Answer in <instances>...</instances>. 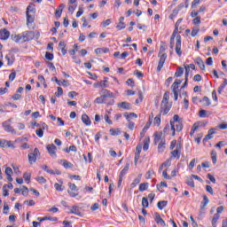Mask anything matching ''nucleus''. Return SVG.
<instances>
[{"instance_id": "f257e3e1", "label": "nucleus", "mask_w": 227, "mask_h": 227, "mask_svg": "<svg viewBox=\"0 0 227 227\" xmlns=\"http://www.w3.org/2000/svg\"><path fill=\"white\" fill-rule=\"evenodd\" d=\"M35 38V32L33 31H25L21 34L16 35L12 37L13 42L16 43H24V42H31Z\"/></svg>"}, {"instance_id": "f03ea898", "label": "nucleus", "mask_w": 227, "mask_h": 227, "mask_svg": "<svg viewBox=\"0 0 227 227\" xmlns=\"http://www.w3.org/2000/svg\"><path fill=\"white\" fill-rule=\"evenodd\" d=\"M171 126V136L175 137L176 132H182V129H184V124L180 121V116L178 114H175L173 119L170 120Z\"/></svg>"}, {"instance_id": "7ed1b4c3", "label": "nucleus", "mask_w": 227, "mask_h": 227, "mask_svg": "<svg viewBox=\"0 0 227 227\" xmlns=\"http://www.w3.org/2000/svg\"><path fill=\"white\" fill-rule=\"evenodd\" d=\"M69 190H67V192L71 198H75L79 196V188H77V185L73 183H68Z\"/></svg>"}, {"instance_id": "20e7f679", "label": "nucleus", "mask_w": 227, "mask_h": 227, "mask_svg": "<svg viewBox=\"0 0 227 227\" xmlns=\"http://www.w3.org/2000/svg\"><path fill=\"white\" fill-rule=\"evenodd\" d=\"M38 157H40V151L38 150V148H35L33 153H28L29 164H35Z\"/></svg>"}, {"instance_id": "39448f33", "label": "nucleus", "mask_w": 227, "mask_h": 227, "mask_svg": "<svg viewBox=\"0 0 227 227\" xmlns=\"http://www.w3.org/2000/svg\"><path fill=\"white\" fill-rule=\"evenodd\" d=\"M158 58H160V60L157 67V72H160L164 67V63H166V59H168V54L162 53L161 55H158Z\"/></svg>"}, {"instance_id": "423d86ee", "label": "nucleus", "mask_w": 227, "mask_h": 227, "mask_svg": "<svg viewBox=\"0 0 227 227\" xmlns=\"http://www.w3.org/2000/svg\"><path fill=\"white\" fill-rule=\"evenodd\" d=\"M176 52L179 58L182 57V36L176 35Z\"/></svg>"}, {"instance_id": "0eeeda50", "label": "nucleus", "mask_w": 227, "mask_h": 227, "mask_svg": "<svg viewBox=\"0 0 227 227\" xmlns=\"http://www.w3.org/2000/svg\"><path fill=\"white\" fill-rule=\"evenodd\" d=\"M68 214H74V215H79V217H82L81 207H79L78 206H71L68 207Z\"/></svg>"}, {"instance_id": "6e6552de", "label": "nucleus", "mask_w": 227, "mask_h": 227, "mask_svg": "<svg viewBox=\"0 0 227 227\" xmlns=\"http://www.w3.org/2000/svg\"><path fill=\"white\" fill-rule=\"evenodd\" d=\"M46 149H47L49 154L51 155V157H52L53 159H56V157H57L56 150H58L56 145H54V144L48 145L46 146Z\"/></svg>"}, {"instance_id": "1a4fd4ad", "label": "nucleus", "mask_w": 227, "mask_h": 227, "mask_svg": "<svg viewBox=\"0 0 227 227\" xmlns=\"http://www.w3.org/2000/svg\"><path fill=\"white\" fill-rule=\"evenodd\" d=\"M10 121H12V119L4 121L2 123L3 128L6 132H12V134H15V129L10 125Z\"/></svg>"}, {"instance_id": "9d476101", "label": "nucleus", "mask_w": 227, "mask_h": 227, "mask_svg": "<svg viewBox=\"0 0 227 227\" xmlns=\"http://www.w3.org/2000/svg\"><path fill=\"white\" fill-rule=\"evenodd\" d=\"M117 106L119 107V109H125V111H130L132 109V106L130 105V103L126 101L118 103Z\"/></svg>"}, {"instance_id": "9b49d317", "label": "nucleus", "mask_w": 227, "mask_h": 227, "mask_svg": "<svg viewBox=\"0 0 227 227\" xmlns=\"http://www.w3.org/2000/svg\"><path fill=\"white\" fill-rule=\"evenodd\" d=\"M42 169H43V171H46V173H49L50 175H61V171L56 169V170H52L51 168H49V167L47 165H43Z\"/></svg>"}, {"instance_id": "f8f14e48", "label": "nucleus", "mask_w": 227, "mask_h": 227, "mask_svg": "<svg viewBox=\"0 0 227 227\" xmlns=\"http://www.w3.org/2000/svg\"><path fill=\"white\" fill-rule=\"evenodd\" d=\"M214 134H215V129H210L207 131V135H206V137H204L203 142L207 143V141H210V139H213Z\"/></svg>"}, {"instance_id": "ddd939ff", "label": "nucleus", "mask_w": 227, "mask_h": 227, "mask_svg": "<svg viewBox=\"0 0 227 227\" xmlns=\"http://www.w3.org/2000/svg\"><path fill=\"white\" fill-rule=\"evenodd\" d=\"M29 8H31V6H28L27 8V26L28 27H29V24H33L35 22V17L29 14Z\"/></svg>"}, {"instance_id": "4468645a", "label": "nucleus", "mask_w": 227, "mask_h": 227, "mask_svg": "<svg viewBox=\"0 0 227 227\" xmlns=\"http://www.w3.org/2000/svg\"><path fill=\"white\" fill-rule=\"evenodd\" d=\"M102 95L105 99L106 98H114V94L113 92H111V90H107V89H103L102 90Z\"/></svg>"}, {"instance_id": "2eb2a0df", "label": "nucleus", "mask_w": 227, "mask_h": 227, "mask_svg": "<svg viewBox=\"0 0 227 227\" xmlns=\"http://www.w3.org/2000/svg\"><path fill=\"white\" fill-rule=\"evenodd\" d=\"M10 38V31L6 28L0 30V40H8Z\"/></svg>"}, {"instance_id": "dca6fc26", "label": "nucleus", "mask_w": 227, "mask_h": 227, "mask_svg": "<svg viewBox=\"0 0 227 227\" xmlns=\"http://www.w3.org/2000/svg\"><path fill=\"white\" fill-rule=\"evenodd\" d=\"M169 106H168V103H161L160 105V114H163V116H166L169 113Z\"/></svg>"}, {"instance_id": "f3484780", "label": "nucleus", "mask_w": 227, "mask_h": 227, "mask_svg": "<svg viewBox=\"0 0 227 227\" xmlns=\"http://www.w3.org/2000/svg\"><path fill=\"white\" fill-rule=\"evenodd\" d=\"M154 221L157 223V224L166 227V222L160 218V215L159 213H154Z\"/></svg>"}, {"instance_id": "a211bd4d", "label": "nucleus", "mask_w": 227, "mask_h": 227, "mask_svg": "<svg viewBox=\"0 0 227 227\" xmlns=\"http://www.w3.org/2000/svg\"><path fill=\"white\" fill-rule=\"evenodd\" d=\"M172 92L174 93V100L176 102L178 100V85L176 83H173L171 85Z\"/></svg>"}, {"instance_id": "6ab92c4d", "label": "nucleus", "mask_w": 227, "mask_h": 227, "mask_svg": "<svg viewBox=\"0 0 227 227\" xmlns=\"http://www.w3.org/2000/svg\"><path fill=\"white\" fill-rule=\"evenodd\" d=\"M142 150H143V146L141 145H137L136 153H135V162H137V160H139V158L141 157Z\"/></svg>"}, {"instance_id": "aec40b11", "label": "nucleus", "mask_w": 227, "mask_h": 227, "mask_svg": "<svg viewBox=\"0 0 227 227\" xmlns=\"http://www.w3.org/2000/svg\"><path fill=\"white\" fill-rule=\"evenodd\" d=\"M160 141H164V138H162V131L155 132L154 133V145H157V143H160Z\"/></svg>"}, {"instance_id": "412c9836", "label": "nucleus", "mask_w": 227, "mask_h": 227, "mask_svg": "<svg viewBox=\"0 0 227 227\" xmlns=\"http://www.w3.org/2000/svg\"><path fill=\"white\" fill-rule=\"evenodd\" d=\"M143 175H138L131 183L130 187L131 189H134V187H137L138 185V184L141 183V178H142Z\"/></svg>"}, {"instance_id": "4be33fe9", "label": "nucleus", "mask_w": 227, "mask_h": 227, "mask_svg": "<svg viewBox=\"0 0 227 227\" xmlns=\"http://www.w3.org/2000/svg\"><path fill=\"white\" fill-rule=\"evenodd\" d=\"M5 59H7V65L11 67V65H13L15 61V57L12 53H9L5 56Z\"/></svg>"}, {"instance_id": "5701e85b", "label": "nucleus", "mask_w": 227, "mask_h": 227, "mask_svg": "<svg viewBox=\"0 0 227 227\" xmlns=\"http://www.w3.org/2000/svg\"><path fill=\"white\" fill-rule=\"evenodd\" d=\"M100 88L102 90H106V88H109V78L105 77L104 80L99 82Z\"/></svg>"}, {"instance_id": "b1692460", "label": "nucleus", "mask_w": 227, "mask_h": 227, "mask_svg": "<svg viewBox=\"0 0 227 227\" xmlns=\"http://www.w3.org/2000/svg\"><path fill=\"white\" fill-rule=\"evenodd\" d=\"M82 121L84 123V125H91V121L90 120V117L88 114H84L82 115Z\"/></svg>"}, {"instance_id": "393cba45", "label": "nucleus", "mask_w": 227, "mask_h": 227, "mask_svg": "<svg viewBox=\"0 0 227 227\" xmlns=\"http://www.w3.org/2000/svg\"><path fill=\"white\" fill-rule=\"evenodd\" d=\"M210 203V200H208V197L207 195H203V201L200 204V208L203 210L205 207H207Z\"/></svg>"}, {"instance_id": "a878e982", "label": "nucleus", "mask_w": 227, "mask_h": 227, "mask_svg": "<svg viewBox=\"0 0 227 227\" xmlns=\"http://www.w3.org/2000/svg\"><path fill=\"white\" fill-rule=\"evenodd\" d=\"M94 104H107V101L106 98H104V96L101 95L94 100Z\"/></svg>"}, {"instance_id": "bb28decb", "label": "nucleus", "mask_w": 227, "mask_h": 227, "mask_svg": "<svg viewBox=\"0 0 227 227\" xmlns=\"http://www.w3.org/2000/svg\"><path fill=\"white\" fill-rule=\"evenodd\" d=\"M150 125H152V121H149L145 125L144 129H142V131L140 133L141 137H145L146 131L148 130V129H150Z\"/></svg>"}, {"instance_id": "cd10ccee", "label": "nucleus", "mask_w": 227, "mask_h": 227, "mask_svg": "<svg viewBox=\"0 0 227 227\" xmlns=\"http://www.w3.org/2000/svg\"><path fill=\"white\" fill-rule=\"evenodd\" d=\"M150 184L148 183H142L139 184V191L140 192H145V191H148V187Z\"/></svg>"}, {"instance_id": "c85d7f7f", "label": "nucleus", "mask_w": 227, "mask_h": 227, "mask_svg": "<svg viewBox=\"0 0 227 227\" xmlns=\"http://www.w3.org/2000/svg\"><path fill=\"white\" fill-rule=\"evenodd\" d=\"M129 168H130V164L127 163L124 168L121 171L119 176L122 177L125 176L129 171Z\"/></svg>"}, {"instance_id": "c756f323", "label": "nucleus", "mask_w": 227, "mask_h": 227, "mask_svg": "<svg viewBox=\"0 0 227 227\" xmlns=\"http://www.w3.org/2000/svg\"><path fill=\"white\" fill-rule=\"evenodd\" d=\"M54 187L56 191H58L59 192H61L62 191H64L65 186H63V181H60V184L55 183Z\"/></svg>"}, {"instance_id": "7c9ffc66", "label": "nucleus", "mask_w": 227, "mask_h": 227, "mask_svg": "<svg viewBox=\"0 0 227 227\" xmlns=\"http://www.w3.org/2000/svg\"><path fill=\"white\" fill-rule=\"evenodd\" d=\"M149 147H150V137H145L144 139V146H143L144 152H146Z\"/></svg>"}, {"instance_id": "2f4dec72", "label": "nucleus", "mask_w": 227, "mask_h": 227, "mask_svg": "<svg viewBox=\"0 0 227 227\" xmlns=\"http://www.w3.org/2000/svg\"><path fill=\"white\" fill-rule=\"evenodd\" d=\"M219 214H215L212 221H211V224L213 227H217V221H219Z\"/></svg>"}, {"instance_id": "473e14b6", "label": "nucleus", "mask_w": 227, "mask_h": 227, "mask_svg": "<svg viewBox=\"0 0 227 227\" xmlns=\"http://www.w3.org/2000/svg\"><path fill=\"white\" fill-rule=\"evenodd\" d=\"M62 166L64 168H66V169H68V168H74V164H72V162L67 160H62Z\"/></svg>"}, {"instance_id": "72a5a7b5", "label": "nucleus", "mask_w": 227, "mask_h": 227, "mask_svg": "<svg viewBox=\"0 0 227 227\" xmlns=\"http://www.w3.org/2000/svg\"><path fill=\"white\" fill-rule=\"evenodd\" d=\"M196 63L197 65H199L200 70H205V62H203V59H201V58H197Z\"/></svg>"}, {"instance_id": "f704fd0d", "label": "nucleus", "mask_w": 227, "mask_h": 227, "mask_svg": "<svg viewBox=\"0 0 227 227\" xmlns=\"http://www.w3.org/2000/svg\"><path fill=\"white\" fill-rule=\"evenodd\" d=\"M227 86V79H223V82L218 88V93L221 95L223 93V90H224Z\"/></svg>"}, {"instance_id": "c9c22d12", "label": "nucleus", "mask_w": 227, "mask_h": 227, "mask_svg": "<svg viewBox=\"0 0 227 227\" xmlns=\"http://www.w3.org/2000/svg\"><path fill=\"white\" fill-rule=\"evenodd\" d=\"M63 8H65V4H60L59 5V10H56L55 11V17H57L58 19H59V17H61V13H63Z\"/></svg>"}, {"instance_id": "e433bc0d", "label": "nucleus", "mask_w": 227, "mask_h": 227, "mask_svg": "<svg viewBox=\"0 0 227 227\" xmlns=\"http://www.w3.org/2000/svg\"><path fill=\"white\" fill-rule=\"evenodd\" d=\"M124 116L127 120V121H130V120L132 118H137V114H136L135 113H130L129 114H128L127 113L124 114Z\"/></svg>"}, {"instance_id": "4c0bfd02", "label": "nucleus", "mask_w": 227, "mask_h": 227, "mask_svg": "<svg viewBox=\"0 0 227 227\" xmlns=\"http://www.w3.org/2000/svg\"><path fill=\"white\" fill-rule=\"evenodd\" d=\"M182 75H184V67H179L175 73V77H182Z\"/></svg>"}, {"instance_id": "58836bf2", "label": "nucleus", "mask_w": 227, "mask_h": 227, "mask_svg": "<svg viewBox=\"0 0 227 227\" xmlns=\"http://www.w3.org/2000/svg\"><path fill=\"white\" fill-rule=\"evenodd\" d=\"M153 175H155V171H153V169L148 170V171L145 173V179H146V180H150V179L152 178V176H153Z\"/></svg>"}, {"instance_id": "ea45409f", "label": "nucleus", "mask_w": 227, "mask_h": 227, "mask_svg": "<svg viewBox=\"0 0 227 227\" xmlns=\"http://www.w3.org/2000/svg\"><path fill=\"white\" fill-rule=\"evenodd\" d=\"M181 153H182V151L174 150L171 152V155L172 157H174V159H180Z\"/></svg>"}, {"instance_id": "a19ab883", "label": "nucleus", "mask_w": 227, "mask_h": 227, "mask_svg": "<svg viewBox=\"0 0 227 227\" xmlns=\"http://www.w3.org/2000/svg\"><path fill=\"white\" fill-rule=\"evenodd\" d=\"M165 145H166V140H161L160 142H159V145H158L159 152H164Z\"/></svg>"}, {"instance_id": "79ce46f5", "label": "nucleus", "mask_w": 227, "mask_h": 227, "mask_svg": "<svg viewBox=\"0 0 227 227\" xmlns=\"http://www.w3.org/2000/svg\"><path fill=\"white\" fill-rule=\"evenodd\" d=\"M110 133L112 136H120V134H121V131L120 130V129H111Z\"/></svg>"}, {"instance_id": "37998d69", "label": "nucleus", "mask_w": 227, "mask_h": 227, "mask_svg": "<svg viewBox=\"0 0 227 227\" xmlns=\"http://www.w3.org/2000/svg\"><path fill=\"white\" fill-rule=\"evenodd\" d=\"M157 205H158V208L160 210H162L164 208V207H166L168 205V201L161 200V201H159Z\"/></svg>"}, {"instance_id": "c03bdc74", "label": "nucleus", "mask_w": 227, "mask_h": 227, "mask_svg": "<svg viewBox=\"0 0 227 227\" xmlns=\"http://www.w3.org/2000/svg\"><path fill=\"white\" fill-rule=\"evenodd\" d=\"M153 123L157 125V127L160 125V114L155 116Z\"/></svg>"}, {"instance_id": "a18cd8bd", "label": "nucleus", "mask_w": 227, "mask_h": 227, "mask_svg": "<svg viewBox=\"0 0 227 227\" xmlns=\"http://www.w3.org/2000/svg\"><path fill=\"white\" fill-rule=\"evenodd\" d=\"M162 134H169L171 132V125L167 124L165 128L163 129V131H161Z\"/></svg>"}, {"instance_id": "49530a36", "label": "nucleus", "mask_w": 227, "mask_h": 227, "mask_svg": "<svg viewBox=\"0 0 227 227\" xmlns=\"http://www.w3.org/2000/svg\"><path fill=\"white\" fill-rule=\"evenodd\" d=\"M45 58H46V59H48V61H52V59H54V54L47 51L45 53Z\"/></svg>"}, {"instance_id": "de8ad7c7", "label": "nucleus", "mask_w": 227, "mask_h": 227, "mask_svg": "<svg viewBox=\"0 0 227 227\" xmlns=\"http://www.w3.org/2000/svg\"><path fill=\"white\" fill-rule=\"evenodd\" d=\"M148 199L146 197L142 198V206L144 208H148Z\"/></svg>"}, {"instance_id": "09e8293b", "label": "nucleus", "mask_w": 227, "mask_h": 227, "mask_svg": "<svg viewBox=\"0 0 227 227\" xmlns=\"http://www.w3.org/2000/svg\"><path fill=\"white\" fill-rule=\"evenodd\" d=\"M36 182H38L39 184H46L47 183V179H45L43 176H37L35 178Z\"/></svg>"}, {"instance_id": "8fccbe9b", "label": "nucleus", "mask_w": 227, "mask_h": 227, "mask_svg": "<svg viewBox=\"0 0 227 227\" xmlns=\"http://www.w3.org/2000/svg\"><path fill=\"white\" fill-rule=\"evenodd\" d=\"M15 77H17V73L13 71L9 74V81L11 82L15 81Z\"/></svg>"}, {"instance_id": "3c124183", "label": "nucleus", "mask_w": 227, "mask_h": 227, "mask_svg": "<svg viewBox=\"0 0 227 227\" xmlns=\"http://www.w3.org/2000/svg\"><path fill=\"white\" fill-rule=\"evenodd\" d=\"M202 102H203L204 106H210V104H211L210 98H208V97H204L202 98Z\"/></svg>"}, {"instance_id": "603ef678", "label": "nucleus", "mask_w": 227, "mask_h": 227, "mask_svg": "<svg viewBox=\"0 0 227 227\" xmlns=\"http://www.w3.org/2000/svg\"><path fill=\"white\" fill-rule=\"evenodd\" d=\"M39 129L43 132V130H48L49 126L45 124V122H43L39 125Z\"/></svg>"}, {"instance_id": "864d4df0", "label": "nucleus", "mask_w": 227, "mask_h": 227, "mask_svg": "<svg viewBox=\"0 0 227 227\" xmlns=\"http://www.w3.org/2000/svg\"><path fill=\"white\" fill-rule=\"evenodd\" d=\"M162 176L163 178H165L166 180H171V176L168 175V169L163 170L162 172Z\"/></svg>"}, {"instance_id": "5fc2aeb1", "label": "nucleus", "mask_w": 227, "mask_h": 227, "mask_svg": "<svg viewBox=\"0 0 227 227\" xmlns=\"http://www.w3.org/2000/svg\"><path fill=\"white\" fill-rule=\"evenodd\" d=\"M168 100H169V96H168V93L165 92L161 104H168Z\"/></svg>"}, {"instance_id": "6e6d98bb", "label": "nucleus", "mask_w": 227, "mask_h": 227, "mask_svg": "<svg viewBox=\"0 0 227 227\" xmlns=\"http://www.w3.org/2000/svg\"><path fill=\"white\" fill-rule=\"evenodd\" d=\"M178 10L177 9H174L172 11V13L169 15V19H175V17H176V15H178Z\"/></svg>"}, {"instance_id": "4d7b16f0", "label": "nucleus", "mask_w": 227, "mask_h": 227, "mask_svg": "<svg viewBox=\"0 0 227 227\" xmlns=\"http://www.w3.org/2000/svg\"><path fill=\"white\" fill-rule=\"evenodd\" d=\"M116 28L119 31H121V29H125V22H119V24L116 26Z\"/></svg>"}, {"instance_id": "13d9d810", "label": "nucleus", "mask_w": 227, "mask_h": 227, "mask_svg": "<svg viewBox=\"0 0 227 227\" xmlns=\"http://www.w3.org/2000/svg\"><path fill=\"white\" fill-rule=\"evenodd\" d=\"M23 178L26 180V182H29V180H31V175L27 172H25L23 174Z\"/></svg>"}, {"instance_id": "bf43d9fd", "label": "nucleus", "mask_w": 227, "mask_h": 227, "mask_svg": "<svg viewBox=\"0 0 227 227\" xmlns=\"http://www.w3.org/2000/svg\"><path fill=\"white\" fill-rule=\"evenodd\" d=\"M199 116H200V118H207V111L206 110H200V112H199Z\"/></svg>"}, {"instance_id": "052dcab7", "label": "nucleus", "mask_w": 227, "mask_h": 227, "mask_svg": "<svg viewBox=\"0 0 227 227\" xmlns=\"http://www.w3.org/2000/svg\"><path fill=\"white\" fill-rule=\"evenodd\" d=\"M110 24H111V19H108V20H106L105 21H102L101 26L103 27H107V26H109Z\"/></svg>"}, {"instance_id": "680f3d73", "label": "nucleus", "mask_w": 227, "mask_h": 227, "mask_svg": "<svg viewBox=\"0 0 227 227\" xmlns=\"http://www.w3.org/2000/svg\"><path fill=\"white\" fill-rule=\"evenodd\" d=\"M198 33H200V28L199 27H193L192 30V36H196L198 35Z\"/></svg>"}, {"instance_id": "e2e57ef3", "label": "nucleus", "mask_w": 227, "mask_h": 227, "mask_svg": "<svg viewBox=\"0 0 227 227\" xmlns=\"http://www.w3.org/2000/svg\"><path fill=\"white\" fill-rule=\"evenodd\" d=\"M192 24L199 25L201 24V17H196L192 20Z\"/></svg>"}, {"instance_id": "0e129e2a", "label": "nucleus", "mask_w": 227, "mask_h": 227, "mask_svg": "<svg viewBox=\"0 0 227 227\" xmlns=\"http://www.w3.org/2000/svg\"><path fill=\"white\" fill-rule=\"evenodd\" d=\"M35 134L38 137H43V131L40 128L35 130Z\"/></svg>"}, {"instance_id": "69168bd1", "label": "nucleus", "mask_w": 227, "mask_h": 227, "mask_svg": "<svg viewBox=\"0 0 227 227\" xmlns=\"http://www.w3.org/2000/svg\"><path fill=\"white\" fill-rule=\"evenodd\" d=\"M55 95L57 97H61V95H63V88L58 87V92H55Z\"/></svg>"}, {"instance_id": "338daca9", "label": "nucleus", "mask_w": 227, "mask_h": 227, "mask_svg": "<svg viewBox=\"0 0 227 227\" xmlns=\"http://www.w3.org/2000/svg\"><path fill=\"white\" fill-rule=\"evenodd\" d=\"M21 192L24 196H27L28 192H29V190L27 189V187L26 186H23L22 187V190H21Z\"/></svg>"}, {"instance_id": "774afa93", "label": "nucleus", "mask_w": 227, "mask_h": 227, "mask_svg": "<svg viewBox=\"0 0 227 227\" xmlns=\"http://www.w3.org/2000/svg\"><path fill=\"white\" fill-rule=\"evenodd\" d=\"M187 185H189V187H192V188H194L195 185H194V180L192 179H189L187 182H186Z\"/></svg>"}]
</instances>
